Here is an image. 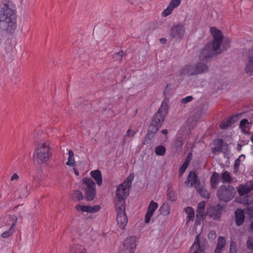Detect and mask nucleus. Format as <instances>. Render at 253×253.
<instances>
[{"label":"nucleus","mask_w":253,"mask_h":253,"mask_svg":"<svg viewBox=\"0 0 253 253\" xmlns=\"http://www.w3.org/2000/svg\"><path fill=\"white\" fill-rule=\"evenodd\" d=\"M16 9L12 1L5 0L0 10V27L3 30L13 33L17 27Z\"/></svg>","instance_id":"nucleus-1"},{"label":"nucleus","mask_w":253,"mask_h":253,"mask_svg":"<svg viewBox=\"0 0 253 253\" xmlns=\"http://www.w3.org/2000/svg\"><path fill=\"white\" fill-rule=\"evenodd\" d=\"M210 32L212 36L213 40L199 51V59L201 61H205L214 53L219 52L218 50L223 40L221 31L215 27H211Z\"/></svg>","instance_id":"nucleus-2"},{"label":"nucleus","mask_w":253,"mask_h":253,"mask_svg":"<svg viewBox=\"0 0 253 253\" xmlns=\"http://www.w3.org/2000/svg\"><path fill=\"white\" fill-rule=\"evenodd\" d=\"M133 178L134 174L130 173L124 182L117 187L115 205H125V199L128 196Z\"/></svg>","instance_id":"nucleus-3"},{"label":"nucleus","mask_w":253,"mask_h":253,"mask_svg":"<svg viewBox=\"0 0 253 253\" xmlns=\"http://www.w3.org/2000/svg\"><path fill=\"white\" fill-rule=\"evenodd\" d=\"M51 156V152L48 142L39 143L34 152V160L39 164L46 163Z\"/></svg>","instance_id":"nucleus-4"},{"label":"nucleus","mask_w":253,"mask_h":253,"mask_svg":"<svg viewBox=\"0 0 253 253\" xmlns=\"http://www.w3.org/2000/svg\"><path fill=\"white\" fill-rule=\"evenodd\" d=\"M208 67L203 63L197 64H188L185 65L181 69V73L189 76L202 74L208 71Z\"/></svg>","instance_id":"nucleus-5"},{"label":"nucleus","mask_w":253,"mask_h":253,"mask_svg":"<svg viewBox=\"0 0 253 253\" xmlns=\"http://www.w3.org/2000/svg\"><path fill=\"white\" fill-rule=\"evenodd\" d=\"M83 185L84 188L85 197L87 201L92 200L96 195L95 184L89 177H84L83 179Z\"/></svg>","instance_id":"nucleus-6"},{"label":"nucleus","mask_w":253,"mask_h":253,"mask_svg":"<svg viewBox=\"0 0 253 253\" xmlns=\"http://www.w3.org/2000/svg\"><path fill=\"white\" fill-rule=\"evenodd\" d=\"M253 190V181H249L244 185H240L238 188V192L239 194L241 196V198L243 199V200L242 201H240L239 202L244 205L252 203L253 202V197L249 196L246 197L245 196L243 197V196Z\"/></svg>","instance_id":"nucleus-7"},{"label":"nucleus","mask_w":253,"mask_h":253,"mask_svg":"<svg viewBox=\"0 0 253 253\" xmlns=\"http://www.w3.org/2000/svg\"><path fill=\"white\" fill-rule=\"evenodd\" d=\"M235 191L231 186H221L217 191V195L220 201L228 202L234 196Z\"/></svg>","instance_id":"nucleus-8"},{"label":"nucleus","mask_w":253,"mask_h":253,"mask_svg":"<svg viewBox=\"0 0 253 253\" xmlns=\"http://www.w3.org/2000/svg\"><path fill=\"white\" fill-rule=\"evenodd\" d=\"M117 212L116 219L118 225L124 229L127 223V217L126 213L125 205H115Z\"/></svg>","instance_id":"nucleus-9"},{"label":"nucleus","mask_w":253,"mask_h":253,"mask_svg":"<svg viewBox=\"0 0 253 253\" xmlns=\"http://www.w3.org/2000/svg\"><path fill=\"white\" fill-rule=\"evenodd\" d=\"M136 238L130 236L125 240L123 247L120 249V253H134L136 248Z\"/></svg>","instance_id":"nucleus-10"},{"label":"nucleus","mask_w":253,"mask_h":253,"mask_svg":"<svg viewBox=\"0 0 253 253\" xmlns=\"http://www.w3.org/2000/svg\"><path fill=\"white\" fill-rule=\"evenodd\" d=\"M185 32V28L184 25L175 24L171 27L169 34L173 39L181 40L183 37Z\"/></svg>","instance_id":"nucleus-11"},{"label":"nucleus","mask_w":253,"mask_h":253,"mask_svg":"<svg viewBox=\"0 0 253 253\" xmlns=\"http://www.w3.org/2000/svg\"><path fill=\"white\" fill-rule=\"evenodd\" d=\"M75 209L79 212L92 213L98 211L100 210L101 207L99 205L90 206L79 204L76 206Z\"/></svg>","instance_id":"nucleus-12"},{"label":"nucleus","mask_w":253,"mask_h":253,"mask_svg":"<svg viewBox=\"0 0 253 253\" xmlns=\"http://www.w3.org/2000/svg\"><path fill=\"white\" fill-rule=\"evenodd\" d=\"M158 208V204L157 203L154 201H151L150 202L144 217V222L145 224L150 223L152 217Z\"/></svg>","instance_id":"nucleus-13"},{"label":"nucleus","mask_w":253,"mask_h":253,"mask_svg":"<svg viewBox=\"0 0 253 253\" xmlns=\"http://www.w3.org/2000/svg\"><path fill=\"white\" fill-rule=\"evenodd\" d=\"M222 211L223 207L220 205H217L208 209L207 212L210 216L216 219L219 218Z\"/></svg>","instance_id":"nucleus-14"},{"label":"nucleus","mask_w":253,"mask_h":253,"mask_svg":"<svg viewBox=\"0 0 253 253\" xmlns=\"http://www.w3.org/2000/svg\"><path fill=\"white\" fill-rule=\"evenodd\" d=\"M186 183L188 186H193L195 188H197V186H199L200 182L198 181V176L195 171H191L190 172Z\"/></svg>","instance_id":"nucleus-15"},{"label":"nucleus","mask_w":253,"mask_h":253,"mask_svg":"<svg viewBox=\"0 0 253 253\" xmlns=\"http://www.w3.org/2000/svg\"><path fill=\"white\" fill-rule=\"evenodd\" d=\"M181 3V0H172L168 6L162 13L164 17H166L171 13L173 9L178 7Z\"/></svg>","instance_id":"nucleus-16"},{"label":"nucleus","mask_w":253,"mask_h":253,"mask_svg":"<svg viewBox=\"0 0 253 253\" xmlns=\"http://www.w3.org/2000/svg\"><path fill=\"white\" fill-rule=\"evenodd\" d=\"M190 132V128L187 126L181 128L177 134V138L175 142V146L176 147H181L183 145L182 135L188 134Z\"/></svg>","instance_id":"nucleus-17"},{"label":"nucleus","mask_w":253,"mask_h":253,"mask_svg":"<svg viewBox=\"0 0 253 253\" xmlns=\"http://www.w3.org/2000/svg\"><path fill=\"white\" fill-rule=\"evenodd\" d=\"M189 253H205L204 247L200 245L199 236L196 237Z\"/></svg>","instance_id":"nucleus-18"},{"label":"nucleus","mask_w":253,"mask_h":253,"mask_svg":"<svg viewBox=\"0 0 253 253\" xmlns=\"http://www.w3.org/2000/svg\"><path fill=\"white\" fill-rule=\"evenodd\" d=\"M239 119V115H235L230 118L224 120L220 124V126L221 128H226L235 123L237 122Z\"/></svg>","instance_id":"nucleus-19"},{"label":"nucleus","mask_w":253,"mask_h":253,"mask_svg":"<svg viewBox=\"0 0 253 253\" xmlns=\"http://www.w3.org/2000/svg\"><path fill=\"white\" fill-rule=\"evenodd\" d=\"M206 203L204 201L201 202L199 204L197 210V219L195 223L196 225L200 224V220L204 218V211L205 210Z\"/></svg>","instance_id":"nucleus-20"},{"label":"nucleus","mask_w":253,"mask_h":253,"mask_svg":"<svg viewBox=\"0 0 253 253\" xmlns=\"http://www.w3.org/2000/svg\"><path fill=\"white\" fill-rule=\"evenodd\" d=\"M249 61L245 68L246 73L250 76H253V49L249 51Z\"/></svg>","instance_id":"nucleus-21"},{"label":"nucleus","mask_w":253,"mask_h":253,"mask_svg":"<svg viewBox=\"0 0 253 253\" xmlns=\"http://www.w3.org/2000/svg\"><path fill=\"white\" fill-rule=\"evenodd\" d=\"M85 252L84 246L76 244L71 246L66 253H85Z\"/></svg>","instance_id":"nucleus-22"},{"label":"nucleus","mask_w":253,"mask_h":253,"mask_svg":"<svg viewBox=\"0 0 253 253\" xmlns=\"http://www.w3.org/2000/svg\"><path fill=\"white\" fill-rule=\"evenodd\" d=\"M90 175L94 179L98 185H101L102 184V178L100 170L98 169L92 170L90 172Z\"/></svg>","instance_id":"nucleus-23"},{"label":"nucleus","mask_w":253,"mask_h":253,"mask_svg":"<svg viewBox=\"0 0 253 253\" xmlns=\"http://www.w3.org/2000/svg\"><path fill=\"white\" fill-rule=\"evenodd\" d=\"M164 120V115L162 114V112H157L153 117L152 122L155 125L161 126Z\"/></svg>","instance_id":"nucleus-24"},{"label":"nucleus","mask_w":253,"mask_h":253,"mask_svg":"<svg viewBox=\"0 0 253 253\" xmlns=\"http://www.w3.org/2000/svg\"><path fill=\"white\" fill-rule=\"evenodd\" d=\"M236 222L237 225H241L245 219L244 211L240 209H237L235 211Z\"/></svg>","instance_id":"nucleus-25"},{"label":"nucleus","mask_w":253,"mask_h":253,"mask_svg":"<svg viewBox=\"0 0 253 253\" xmlns=\"http://www.w3.org/2000/svg\"><path fill=\"white\" fill-rule=\"evenodd\" d=\"M225 244L226 240L225 237L222 236L219 237L214 253H221Z\"/></svg>","instance_id":"nucleus-26"},{"label":"nucleus","mask_w":253,"mask_h":253,"mask_svg":"<svg viewBox=\"0 0 253 253\" xmlns=\"http://www.w3.org/2000/svg\"><path fill=\"white\" fill-rule=\"evenodd\" d=\"M251 126V123L249 122L247 119H243L240 122V127L242 131L245 134L249 132Z\"/></svg>","instance_id":"nucleus-27"},{"label":"nucleus","mask_w":253,"mask_h":253,"mask_svg":"<svg viewBox=\"0 0 253 253\" xmlns=\"http://www.w3.org/2000/svg\"><path fill=\"white\" fill-rule=\"evenodd\" d=\"M184 211L187 214L186 223L190 221H193L195 219V212L193 209L191 207H187L185 208Z\"/></svg>","instance_id":"nucleus-28"},{"label":"nucleus","mask_w":253,"mask_h":253,"mask_svg":"<svg viewBox=\"0 0 253 253\" xmlns=\"http://www.w3.org/2000/svg\"><path fill=\"white\" fill-rule=\"evenodd\" d=\"M192 159V154L189 153L185 160L183 165L179 169V176H181L189 166V163Z\"/></svg>","instance_id":"nucleus-29"},{"label":"nucleus","mask_w":253,"mask_h":253,"mask_svg":"<svg viewBox=\"0 0 253 253\" xmlns=\"http://www.w3.org/2000/svg\"><path fill=\"white\" fill-rule=\"evenodd\" d=\"M68 160L66 163V165L72 167H75L76 163L75 160L74 154L73 151H72L71 150H68Z\"/></svg>","instance_id":"nucleus-30"},{"label":"nucleus","mask_w":253,"mask_h":253,"mask_svg":"<svg viewBox=\"0 0 253 253\" xmlns=\"http://www.w3.org/2000/svg\"><path fill=\"white\" fill-rule=\"evenodd\" d=\"M170 211V206L168 203H164L160 207L159 212L163 216H168Z\"/></svg>","instance_id":"nucleus-31"},{"label":"nucleus","mask_w":253,"mask_h":253,"mask_svg":"<svg viewBox=\"0 0 253 253\" xmlns=\"http://www.w3.org/2000/svg\"><path fill=\"white\" fill-rule=\"evenodd\" d=\"M219 174L216 172L212 174L211 178V183L213 188H216L219 182Z\"/></svg>","instance_id":"nucleus-32"},{"label":"nucleus","mask_w":253,"mask_h":253,"mask_svg":"<svg viewBox=\"0 0 253 253\" xmlns=\"http://www.w3.org/2000/svg\"><path fill=\"white\" fill-rule=\"evenodd\" d=\"M167 198L169 200L174 202L176 200V195L175 192L170 188H169L167 191Z\"/></svg>","instance_id":"nucleus-33"},{"label":"nucleus","mask_w":253,"mask_h":253,"mask_svg":"<svg viewBox=\"0 0 253 253\" xmlns=\"http://www.w3.org/2000/svg\"><path fill=\"white\" fill-rule=\"evenodd\" d=\"M196 189H197V192L202 197L205 198L209 197V193L203 186H201L200 184H199V186H197V188Z\"/></svg>","instance_id":"nucleus-34"},{"label":"nucleus","mask_w":253,"mask_h":253,"mask_svg":"<svg viewBox=\"0 0 253 253\" xmlns=\"http://www.w3.org/2000/svg\"><path fill=\"white\" fill-rule=\"evenodd\" d=\"M166 152V147L163 145H160L156 147L155 152L158 156H163Z\"/></svg>","instance_id":"nucleus-35"},{"label":"nucleus","mask_w":253,"mask_h":253,"mask_svg":"<svg viewBox=\"0 0 253 253\" xmlns=\"http://www.w3.org/2000/svg\"><path fill=\"white\" fill-rule=\"evenodd\" d=\"M231 180V175L228 171H225L222 173V181L223 183H229Z\"/></svg>","instance_id":"nucleus-36"},{"label":"nucleus","mask_w":253,"mask_h":253,"mask_svg":"<svg viewBox=\"0 0 253 253\" xmlns=\"http://www.w3.org/2000/svg\"><path fill=\"white\" fill-rule=\"evenodd\" d=\"M169 99L166 98L163 101L161 106L158 111H168L169 109Z\"/></svg>","instance_id":"nucleus-37"},{"label":"nucleus","mask_w":253,"mask_h":253,"mask_svg":"<svg viewBox=\"0 0 253 253\" xmlns=\"http://www.w3.org/2000/svg\"><path fill=\"white\" fill-rule=\"evenodd\" d=\"M83 199V195L82 192L79 190L74 192L73 194V199L74 201H81Z\"/></svg>","instance_id":"nucleus-38"},{"label":"nucleus","mask_w":253,"mask_h":253,"mask_svg":"<svg viewBox=\"0 0 253 253\" xmlns=\"http://www.w3.org/2000/svg\"><path fill=\"white\" fill-rule=\"evenodd\" d=\"M160 127L152 123L149 125L148 130L150 133H155L159 130Z\"/></svg>","instance_id":"nucleus-39"},{"label":"nucleus","mask_w":253,"mask_h":253,"mask_svg":"<svg viewBox=\"0 0 253 253\" xmlns=\"http://www.w3.org/2000/svg\"><path fill=\"white\" fill-rule=\"evenodd\" d=\"M14 231V228L11 226L7 231L2 233L1 237L4 238H8L13 233Z\"/></svg>","instance_id":"nucleus-40"},{"label":"nucleus","mask_w":253,"mask_h":253,"mask_svg":"<svg viewBox=\"0 0 253 253\" xmlns=\"http://www.w3.org/2000/svg\"><path fill=\"white\" fill-rule=\"evenodd\" d=\"M30 193V190L28 189L27 187H25L23 191H19V197L20 198L26 197Z\"/></svg>","instance_id":"nucleus-41"},{"label":"nucleus","mask_w":253,"mask_h":253,"mask_svg":"<svg viewBox=\"0 0 253 253\" xmlns=\"http://www.w3.org/2000/svg\"><path fill=\"white\" fill-rule=\"evenodd\" d=\"M20 179L18 173H14L10 177V182L12 183H16Z\"/></svg>","instance_id":"nucleus-42"},{"label":"nucleus","mask_w":253,"mask_h":253,"mask_svg":"<svg viewBox=\"0 0 253 253\" xmlns=\"http://www.w3.org/2000/svg\"><path fill=\"white\" fill-rule=\"evenodd\" d=\"M237 250L236 244L232 241L230 244V248L229 253H237Z\"/></svg>","instance_id":"nucleus-43"},{"label":"nucleus","mask_w":253,"mask_h":253,"mask_svg":"<svg viewBox=\"0 0 253 253\" xmlns=\"http://www.w3.org/2000/svg\"><path fill=\"white\" fill-rule=\"evenodd\" d=\"M241 163V160L239 159H237L235 160L234 166V172L235 173L237 172L239 169V166H240Z\"/></svg>","instance_id":"nucleus-44"},{"label":"nucleus","mask_w":253,"mask_h":253,"mask_svg":"<svg viewBox=\"0 0 253 253\" xmlns=\"http://www.w3.org/2000/svg\"><path fill=\"white\" fill-rule=\"evenodd\" d=\"M9 218L10 219V221L11 222V227H13L14 228L16 223L17 220V217L14 215H9Z\"/></svg>","instance_id":"nucleus-45"},{"label":"nucleus","mask_w":253,"mask_h":253,"mask_svg":"<svg viewBox=\"0 0 253 253\" xmlns=\"http://www.w3.org/2000/svg\"><path fill=\"white\" fill-rule=\"evenodd\" d=\"M248 248L253 250V237H250L247 243Z\"/></svg>","instance_id":"nucleus-46"},{"label":"nucleus","mask_w":253,"mask_h":253,"mask_svg":"<svg viewBox=\"0 0 253 253\" xmlns=\"http://www.w3.org/2000/svg\"><path fill=\"white\" fill-rule=\"evenodd\" d=\"M193 97L192 96H187L181 100V103L183 104L187 103L188 102L191 101Z\"/></svg>","instance_id":"nucleus-47"},{"label":"nucleus","mask_w":253,"mask_h":253,"mask_svg":"<svg viewBox=\"0 0 253 253\" xmlns=\"http://www.w3.org/2000/svg\"><path fill=\"white\" fill-rule=\"evenodd\" d=\"M136 132L134 130H132L130 129H129L127 132L126 134L125 135V137H133L134 135L135 134Z\"/></svg>","instance_id":"nucleus-48"},{"label":"nucleus","mask_w":253,"mask_h":253,"mask_svg":"<svg viewBox=\"0 0 253 253\" xmlns=\"http://www.w3.org/2000/svg\"><path fill=\"white\" fill-rule=\"evenodd\" d=\"M216 237V234L214 230H211L208 234V238L209 239L213 240Z\"/></svg>","instance_id":"nucleus-49"},{"label":"nucleus","mask_w":253,"mask_h":253,"mask_svg":"<svg viewBox=\"0 0 253 253\" xmlns=\"http://www.w3.org/2000/svg\"><path fill=\"white\" fill-rule=\"evenodd\" d=\"M247 213L251 216V217H253V207L248 208Z\"/></svg>","instance_id":"nucleus-50"},{"label":"nucleus","mask_w":253,"mask_h":253,"mask_svg":"<svg viewBox=\"0 0 253 253\" xmlns=\"http://www.w3.org/2000/svg\"><path fill=\"white\" fill-rule=\"evenodd\" d=\"M160 42L162 44H165L167 42V40L165 38H161L160 40Z\"/></svg>","instance_id":"nucleus-51"},{"label":"nucleus","mask_w":253,"mask_h":253,"mask_svg":"<svg viewBox=\"0 0 253 253\" xmlns=\"http://www.w3.org/2000/svg\"><path fill=\"white\" fill-rule=\"evenodd\" d=\"M238 159H239L240 160H244L245 159V156L244 155H241L238 158Z\"/></svg>","instance_id":"nucleus-52"},{"label":"nucleus","mask_w":253,"mask_h":253,"mask_svg":"<svg viewBox=\"0 0 253 253\" xmlns=\"http://www.w3.org/2000/svg\"><path fill=\"white\" fill-rule=\"evenodd\" d=\"M74 172H75V174L76 175H79V172H78V170H77V169L76 168H74Z\"/></svg>","instance_id":"nucleus-53"},{"label":"nucleus","mask_w":253,"mask_h":253,"mask_svg":"<svg viewBox=\"0 0 253 253\" xmlns=\"http://www.w3.org/2000/svg\"><path fill=\"white\" fill-rule=\"evenodd\" d=\"M162 132L164 134H167L168 133V130L167 129H163Z\"/></svg>","instance_id":"nucleus-54"},{"label":"nucleus","mask_w":253,"mask_h":253,"mask_svg":"<svg viewBox=\"0 0 253 253\" xmlns=\"http://www.w3.org/2000/svg\"><path fill=\"white\" fill-rule=\"evenodd\" d=\"M123 53V51H121V52H118V53L116 54V55H121V56H122Z\"/></svg>","instance_id":"nucleus-55"},{"label":"nucleus","mask_w":253,"mask_h":253,"mask_svg":"<svg viewBox=\"0 0 253 253\" xmlns=\"http://www.w3.org/2000/svg\"><path fill=\"white\" fill-rule=\"evenodd\" d=\"M251 228L253 231V221L251 224Z\"/></svg>","instance_id":"nucleus-56"},{"label":"nucleus","mask_w":253,"mask_h":253,"mask_svg":"<svg viewBox=\"0 0 253 253\" xmlns=\"http://www.w3.org/2000/svg\"><path fill=\"white\" fill-rule=\"evenodd\" d=\"M251 140L253 142V136L252 137Z\"/></svg>","instance_id":"nucleus-57"}]
</instances>
